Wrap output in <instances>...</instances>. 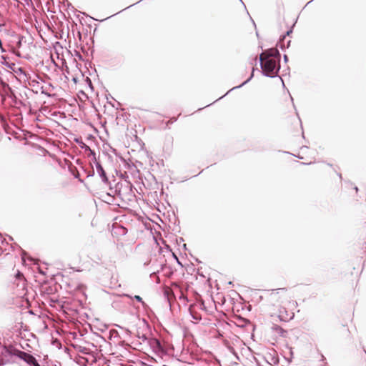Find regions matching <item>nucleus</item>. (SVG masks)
Masks as SVG:
<instances>
[{
  "label": "nucleus",
  "instance_id": "31",
  "mask_svg": "<svg viewBox=\"0 0 366 366\" xmlns=\"http://www.w3.org/2000/svg\"><path fill=\"white\" fill-rule=\"evenodd\" d=\"M144 323L146 324L147 327H148V324L147 322V321L144 320Z\"/></svg>",
  "mask_w": 366,
  "mask_h": 366
},
{
  "label": "nucleus",
  "instance_id": "4",
  "mask_svg": "<svg viewBox=\"0 0 366 366\" xmlns=\"http://www.w3.org/2000/svg\"><path fill=\"white\" fill-rule=\"evenodd\" d=\"M95 167H96V169H97V173L101 178L102 182L105 184H109V181L107 177V173H106L104 169L103 168V167L102 166L101 163L98 161H96Z\"/></svg>",
  "mask_w": 366,
  "mask_h": 366
},
{
  "label": "nucleus",
  "instance_id": "33",
  "mask_svg": "<svg viewBox=\"0 0 366 366\" xmlns=\"http://www.w3.org/2000/svg\"><path fill=\"white\" fill-rule=\"evenodd\" d=\"M277 290H280V289H277ZM280 290H285V288H280Z\"/></svg>",
  "mask_w": 366,
  "mask_h": 366
},
{
  "label": "nucleus",
  "instance_id": "25",
  "mask_svg": "<svg viewBox=\"0 0 366 366\" xmlns=\"http://www.w3.org/2000/svg\"><path fill=\"white\" fill-rule=\"evenodd\" d=\"M41 93H42V94H44L47 95L48 97H49V96H50L48 93L44 92V91H42V92H41Z\"/></svg>",
  "mask_w": 366,
  "mask_h": 366
},
{
  "label": "nucleus",
  "instance_id": "19",
  "mask_svg": "<svg viewBox=\"0 0 366 366\" xmlns=\"http://www.w3.org/2000/svg\"><path fill=\"white\" fill-rule=\"evenodd\" d=\"M94 174V170H92V172H89L88 174H87V177H93Z\"/></svg>",
  "mask_w": 366,
  "mask_h": 366
},
{
  "label": "nucleus",
  "instance_id": "3",
  "mask_svg": "<svg viewBox=\"0 0 366 366\" xmlns=\"http://www.w3.org/2000/svg\"><path fill=\"white\" fill-rule=\"evenodd\" d=\"M1 58L2 59L1 64L10 69L19 81L26 82L29 79V75L26 74L23 68L17 66L15 63L9 61V58L6 56H1Z\"/></svg>",
  "mask_w": 366,
  "mask_h": 366
},
{
  "label": "nucleus",
  "instance_id": "10",
  "mask_svg": "<svg viewBox=\"0 0 366 366\" xmlns=\"http://www.w3.org/2000/svg\"><path fill=\"white\" fill-rule=\"evenodd\" d=\"M124 296H126L127 297H129V298H134L137 302H141L142 306L144 307L147 306V304L142 300V298L139 295H135L134 297H132L129 295H124Z\"/></svg>",
  "mask_w": 366,
  "mask_h": 366
},
{
  "label": "nucleus",
  "instance_id": "18",
  "mask_svg": "<svg viewBox=\"0 0 366 366\" xmlns=\"http://www.w3.org/2000/svg\"><path fill=\"white\" fill-rule=\"evenodd\" d=\"M272 361L273 362L274 364H277L279 362V360L276 357H272Z\"/></svg>",
  "mask_w": 366,
  "mask_h": 366
},
{
  "label": "nucleus",
  "instance_id": "30",
  "mask_svg": "<svg viewBox=\"0 0 366 366\" xmlns=\"http://www.w3.org/2000/svg\"><path fill=\"white\" fill-rule=\"evenodd\" d=\"M183 247H184V249H187V247H186V244H183Z\"/></svg>",
  "mask_w": 366,
  "mask_h": 366
},
{
  "label": "nucleus",
  "instance_id": "11",
  "mask_svg": "<svg viewBox=\"0 0 366 366\" xmlns=\"http://www.w3.org/2000/svg\"><path fill=\"white\" fill-rule=\"evenodd\" d=\"M78 352H79L82 354H84V355H89L92 352L90 349H89L86 347H82V346L78 347Z\"/></svg>",
  "mask_w": 366,
  "mask_h": 366
},
{
  "label": "nucleus",
  "instance_id": "29",
  "mask_svg": "<svg viewBox=\"0 0 366 366\" xmlns=\"http://www.w3.org/2000/svg\"><path fill=\"white\" fill-rule=\"evenodd\" d=\"M355 190L356 192H357V191H358V188H357V187H355Z\"/></svg>",
  "mask_w": 366,
  "mask_h": 366
},
{
  "label": "nucleus",
  "instance_id": "27",
  "mask_svg": "<svg viewBox=\"0 0 366 366\" xmlns=\"http://www.w3.org/2000/svg\"><path fill=\"white\" fill-rule=\"evenodd\" d=\"M290 42H291V41H290V40H289V41H287V47L290 46Z\"/></svg>",
  "mask_w": 366,
  "mask_h": 366
},
{
  "label": "nucleus",
  "instance_id": "16",
  "mask_svg": "<svg viewBox=\"0 0 366 366\" xmlns=\"http://www.w3.org/2000/svg\"><path fill=\"white\" fill-rule=\"evenodd\" d=\"M87 152H89V156H92V157H93V161H94V162L95 163V162H96V161H97V157H96V153H95V152H94V150L91 149V148H89V149Z\"/></svg>",
  "mask_w": 366,
  "mask_h": 366
},
{
  "label": "nucleus",
  "instance_id": "14",
  "mask_svg": "<svg viewBox=\"0 0 366 366\" xmlns=\"http://www.w3.org/2000/svg\"><path fill=\"white\" fill-rule=\"evenodd\" d=\"M10 362V360L9 358H6L5 356H3L0 358V366L5 365Z\"/></svg>",
  "mask_w": 366,
  "mask_h": 366
},
{
  "label": "nucleus",
  "instance_id": "9",
  "mask_svg": "<svg viewBox=\"0 0 366 366\" xmlns=\"http://www.w3.org/2000/svg\"><path fill=\"white\" fill-rule=\"evenodd\" d=\"M292 32V29H290V30H288L286 32L285 35H283L280 39V41H279V42L277 44V46H280L282 50L285 49V46L281 44V41H283L285 39L286 36H289Z\"/></svg>",
  "mask_w": 366,
  "mask_h": 366
},
{
  "label": "nucleus",
  "instance_id": "6",
  "mask_svg": "<svg viewBox=\"0 0 366 366\" xmlns=\"http://www.w3.org/2000/svg\"><path fill=\"white\" fill-rule=\"evenodd\" d=\"M254 71V69H252V74H251L250 76H249V77L246 81H244L243 83H242L240 85H239V86H234L233 88H232L229 91H228V92L226 93V95H227V94L230 92V91H232V90H234V89H235L240 88V87H242V86H244V85H245L246 84H247V83H248V82H249V81L252 79V77H253V76H254V74H253ZM224 96H225V94H224V96L221 97L219 99H222V97H224Z\"/></svg>",
  "mask_w": 366,
  "mask_h": 366
},
{
  "label": "nucleus",
  "instance_id": "12",
  "mask_svg": "<svg viewBox=\"0 0 366 366\" xmlns=\"http://www.w3.org/2000/svg\"><path fill=\"white\" fill-rule=\"evenodd\" d=\"M76 362L80 365L86 366L89 363V360L83 357H79Z\"/></svg>",
  "mask_w": 366,
  "mask_h": 366
},
{
  "label": "nucleus",
  "instance_id": "15",
  "mask_svg": "<svg viewBox=\"0 0 366 366\" xmlns=\"http://www.w3.org/2000/svg\"><path fill=\"white\" fill-rule=\"evenodd\" d=\"M190 315H191V316H192L193 320H194L196 321L201 320V316L199 314L193 313L192 311H190Z\"/></svg>",
  "mask_w": 366,
  "mask_h": 366
},
{
  "label": "nucleus",
  "instance_id": "13",
  "mask_svg": "<svg viewBox=\"0 0 366 366\" xmlns=\"http://www.w3.org/2000/svg\"><path fill=\"white\" fill-rule=\"evenodd\" d=\"M137 337L142 340L143 342H147L149 338L147 337V336L145 334H140L139 332L137 333Z\"/></svg>",
  "mask_w": 366,
  "mask_h": 366
},
{
  "label": "nucleus",
  "instance_id": "7",
  "mask_svg": "<svg viewBox=\"0 0 366 366\" xmlns=\"http://www.w3.org/2000/svg\"><path fill=\"white\" fill-rule=\"evenodd\" d=\"M75 142L78 144L79 147L81 148L82 149H84L85 152H87L90 148L81 139H75Z\"/></svg>",
  "mask_w": 366,
  "mask_h": 366
},
{
  "label": "nucleus",
  "instance_id": "24",
  "mask_svg": "<svg viewBox=\"0 0 366 366\" xmlns=\"http://www.w3.org/2000/svg\"><path fill=\"white\" fill-rule=\"evenodd\" d=\"M325 357L323 355H321V361H325Z\"/></svg>",
  "mask_w": 366,
  "mask_h": 366
},
{
  "label": "nucleus",
  "instance_id": "34",
  "mask_svg": "<svg viewBox=\"0 0 366 366\" xmlns=\"http://www.w3.org/2000/svg\"><path fill=\"white\" fill-rule=\"evenodd\" d=\"M326 364H327V363L325 362L322 366H325V365H326Z\"/></svg>",
  "mask_w": 366,
  "mask_h": 366
},
{
  "label": "nucleus",
  "instance_id": "2",
  "mask_svg": "<svg viewBox=\"0 0 366 366\" xmlns=\"http://www.w3.org/2000/svg\"><path fill=\"white\" fill-rule=\"evenodd\" d=\"M1 353V355L5 356L6 358L7 357L9 360L11 357L16 356L31 366H40L36 359L32 355L14 349L12 347H3Z\"/></svg>",
  "mask_w": 366,
  "mask_h": 366
},
{
  "label": "nucleus",
  "instance_id": "26",
  "mask_svg": "<svg viewBox=\"0 0 366 366\" xmlns=\"http://www.w3.org/2000/svg\"><path fill=\"white\" fill-rule=\"evenodd\" d=\"M21 275H22V274H21V272H19L17 273V274H16V276H17L18 277H21Z\"/></svg>",
  "mask_w": 366,
  "mask_h": 366
},
{
  "label": "nucleus",
  "instance_id": "20",
  "mask_svg": "<svg viewBox=\"0 0 366 366\" xmlns=\"http://www.w3.org/2000/svg\"><path fill=\"white\" fill-rule=\"evenodd\" d=\"M174 257H175V259H177V263L181 265L182 267V264H181L180 261L179 260V259L177 257V256L175 254H174Z\"/></svg>",
  "mask_w": 366,
  "mask_h": 366
},
{
  "label": "nucleus",
  "instance_id": "21",
  "mask_svg": "<svg viewBox=\"0 0 366 366\" xmlns=\"http://www.w3.org/2000/svg\"><path fill=\"white\" fill-rule=\"evenodd\" d=\"M25 255H26V252L24 251L22 252V260L24 262L25 261Z\"/></svg>",
  "mask_w": 366,
  "mask_h": 366
},
{
  "label": "nucleus",
  "instance_id": "22",
  "mask_svg": "<svg viewBox=\"0 0 366 366\" xmlns=\"http://www.w3.org/2000/svg\"><path fill=\"white\" fill-rule=\"evenodd\" d=\"M177 118H176V117H173V118H172V119H170V122H171L172 123H173V122H176V121H177Z\"/></svg>",
  "mask_w": 366,
  "mask_h": 366
},
{
  "label": "nucleus",
  "instance_id": "23",
  "mask_svg": "<svg viewBox=\"0 0 366 366\" xmlns=\"http://www.w3.org/2000/svg\"><path fill=\"white\" fill-rule=\"evenodd\" d=\"M283 58H284V61H285V62H287V61H288V57H287V55H285H285H284V56H283Z\"/></svg>",
  "mask_w": 366,
  "mask_h": 366
},
{
  "label": "nucleus",
  "instance_id": "17",
  "mask_svg": "<svg viewBox=\"0 0 366 366\" xmlns=\"http://www.w3.org/2000/svg\"><path fill=\"white\" fill-rule=\"evenodd\" d=\"M119 229L121 230V231H120V233H121L122 235L126 234H127V229L125 227H121L119 228Z\"/></svg>",
  "mask_w": 366,
  "mask_h": 366
},
{
  "label": "nucleus",
  "instance_id": "1",
  "mask_svg": "<svg viewBox=\"0 0 366 366\" xmlns=\"http://www.w3.org/2000/svg\"><path fill=\"white\" fill-rule=\"evenodd\" d=\"M280 53L277 48L264 50L259 58L261 73L267 77L278 76L280 69Z\"/></svg>",
  "mask_w": 366,
  "mask_h": 366
},
{
  "label": "nucleus",
  "instance_id": "32",
  "mask_svg": "<svg viewBox=\"0 0 366 366\" xmlns=\"http://www.w3.org/2000/svg\"><path fill=\"white\" fill-rule=\"evenodd\" d=\"M9 239L12 240V237L11 236H9Z\"/></svg>",
  "mask_w": 366,
  "mask_h": 366
},
{
  "label": "nucleus",
  "instance_id": "28",
  "mask_svg": "<svg viewBox=\"0 0 366 366\" xmlns=\"http://www.w3.org/2000/svg\"><path fill=\"white\" fill-rule=\"evenodd\" d=\"M153 275H156V272H153V273H152L150 276L152 277V276H153Z\"/></svg>",
  "mask_w": 366,
  "mask_h": 366
},
{
  "label": "nucleus",
  "instance_id": "8",
  "mask_svg": "<svg viewBox=\"0 0 366 366\" xmlns=\"http://www.w3.org/2000/svg\"><path fill=\"white\" fill-rule=\"evenodd\" d=\"M272 329L278 334H280L282 337H285V333H287V331L279 325H274L272 327Z\"/></svg>",
  "mask_w": 366,
  "mask_h": 366
},
{
  "label": "nucleus",
  "instance_id": "5",
  "mask_svg": "<svg viewBox=\"0 0 366 366\" xmlns=\"http://www.w3.org/2000/svg\"><path fill=\"white\" fill-rule=\"evenodd\" d=\"M147 344L150 346V347L155 352H163L164 347L160 342V340L157 338H149L147 342Z\"/></svg>",
  "mask_w": 366,
  "mask_h": 366
},
{
  "label": "nucleus",
  "instance_id": "35",
  "mask_svg": "<svg viewBox=\"0 0 366 366\" xmlns=\"http://www.w3.org/2000/svg\"><path fill=\"white\" fill-rule=\"evenodd\" d=\"M365 354H366V350H365Z\"/></svg>",
  "mask_w": 366,
  "mask_h": 366
}]
</instances>
